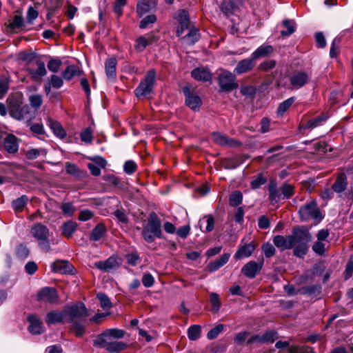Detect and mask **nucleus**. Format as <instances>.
I'll list each match as a JSON object with an SVG mask.
<instances>
[{
  "label": "nucleus",
  "mask_w": 353,
  "mask_h": 353,
  "mask_svg": "<svg viewBox=\"0 0 353 353\" xmlns=\"http://www.w3.org/2000/svg\"><path fill=\"white\" fill-rule=\"evenodd\" d=\"M325 242L316 241L312 245V250L319 255H323L325 252Z\"/></svg>",
  "instance_id": "69168bd1"
},
{
  "label": "nucleus",
  "mask_w": 353,
  "mask_h": 353,
  "mask_svg": "<svg viewBox=\"0 0 353 353\" xmlns=\"http://www.w3.org/2000/svg\"><path fill=\"white\" fill-rule=\"evenodd\" d=\"M299 214L302 221L314 219L319 222L323 219V215L317 208V203L313 199L301 206L299 210Z\"/></svg>",
  "instance_id": "7ed1b4c3"
},
{
  "label": "nucleus",
  "mask_w": 353,
  "mask_h": 353,
  "mask_svg": "<svg viewBox=\"0 0 353 353\" xmlns=\"http://www.w3.org/2000/svg\"><path fill=\"white\" fill-rule=\"evenodd\" d=\"M157 17L154 14H150L144 17L140 22L139 27L141 29L146 28L149 24L155 23Z\"/></svg>",
  "instance_id": "0e129e2a"
},
{
  "label": "nucleus",
  "mask_w": 353,
  "mask_h": 353,
  "mask_svg": "<svg viewBox=\"0 0 353 353\" xmlns=\"http://www.w3.org/2000/svg\"><path fill=\"white\" fill-rule=\"evenodd\" d=\"M30 233L39 241L41 249L45 252L50 250L48 242L49 230L46 225L40 223H36L31 228Z\"/></svg>",
  "instance_id": "20e7f679"
},
{
  "label": "nucleus",
  "mask_w": 353,
  "mask_h": 353,
  "mask_svg": "<svg viewBox=\"0 0 353 353\" xmlns=\"http://www.w3.org/2000/svg\"><path fill=\"white\" fill-rule=\"evenodd\" d=\"M4 148L9 153H15L18 151L19 145L17 137L13 134H8L3 141Z\"/></svg>",
  "instance_id": "b1692460"
},
{
  "label": "nucleus",
  "mask_w": 353,
  "mask_h": 353,
  "mask_svg": "<svg viewBox=\"0 0 353 353\" xmlns=\"http://www.w3.org/2000/svg\"><path fill=\"white\" fill-rule=\"evenodd\" d=\"M310 75L305 72L296 71L290 77V83L295 89L304 86L309 81Z\"/></svg>",
  "instance_id": "4468645a"
},
{
  "label": "nucleus",
  "mask_w": 353,
  "mask_h": 353,
  "mask_svg": "<svg viewBox=\"0 0 353 353\" xmlns=\"http://www.w3.org/2000/svg\"><path fill=\"white\" fill-rule=\"evenodd\" d=\"M112 341V338L105 331L97 336L96 339L93 341V345L95 347L105 348L106 350V347L110 344Z\"/></svg>",
  "instance_id": "cd10ccee"
},
{
  "label": "nucleus",
  "mask_w": 353,
  "mask_h": 353,
  "mask_svg": "<svg viewBox=\"0 0 353 353\" xmlns=\"http://www.w3.org/2000/svg\"><path fill=\"white\" fill-rule=\"evenodd\" d=\"M268 190L270 199L272 201H278L280 197V194L277 190L276 183H271L269 185Z\"/></svg>",
  "instance_id": "052dcab7"
},
{
  "label": "nucleus",
  "mask_w": 353,
  "mask_h": 353,
  "mask_svg": "<svg viewBox=\"0 0 353 353\" xmlns=\"http://www.w3.org/2000/svg\"><path fill=\"white\" fill-rule=\"evenodd\" d=\"M77 226V223L73 221H68L65 222L61 227L62 235L66 238L71 237L76 231Z\"/></svg>",
  "instance_id": "2f4dec72"
},
{
  "label": "nucleus",
  "mask_w": 353,
  "mask_h": 353,
  "mask_svg": "<svg viewBox=\"0 0 353 353\" xmlns=\"http://www.w3.org/2000/svg\"><path fill=\"white\" fill-rule=\"evenodd\" d=\"M211 139L214 143L222 146L235 148L241 145V142L239 141L230 138L229 137L220 132L212 133Z\"/></svg>",
  "instance_id": "f8f14e48"
},
{
  "label": "nucleus",
  "mask_w": 353,
  "mask_h": 353,
  "mask_svg": "<svg viewBox=\"0 0 353 353\" xmlns=\"http://www.w3.org/2000/svg\"><path fill=\"white\" fill-rule=\"evenodd\" d=\"M37 301L50 304H58L59 297L57 291L54 288L44 287L38 292Z\"/></svg>",
  "instance_id": "1a4fd4ad"
},
{
  "label": "nucleus",
  "mask_w": 353,
  "mask_h": 353,
  "mask_svg": "<svg viewBox=\"0 0 353 353\" xmlns=\"http://www.w3.org/2000/svg\"><path fill=\"white\" fill-rule=\"evenodd\" d=\"M199 30L194 27H192L183 39H185L188 44L192 45L199 40Z\"/></svg>",
  "instance_id": "ea45409f"
},
{
  "label": "nucleus",
  "mask_w": 353,
  "mask_h": 353,
  "mask_svg": "<svg viewBox=\"0 0 353 353\" xmlns=\"http://www.w3.org/2000/svg\"><path fill=\"white\" fill-rule=\"evenodd\" d=\"M117 61L115 58H110L106 60L105 63V74L109 80H114L116 79V66Z\"/></svg>",
  "instance_id": "393cba45"
},
{
  "label": "nucleus",
  "mask_w": 353,
  "mask_h": 353,
  "mask_svg": "<svg viewBox=\"0 0 353 353\" xmlns=\"http://www.w3.org/2000/svg\"><path fill=\"white\" fill-rule=\"evenodd\" d=\"M326 119V117L319 116L316 118L309 120L305 124L301 125L299 128L300 129L303 130H312L321 125L322 122L325 121Z\"/></svg>",
  "instance_id": "f704fd0d"
},
{
  "label": "nucleus",
  "mask_w": 353,
  "mask_h": 353,
  "mask_svg": "<svg viewBox=\"0 0 353 353\" xmlns=\"http://www.w3.org/2000/svg\"><path fill=\"white\" fill-rule=\"evenodd\" d=\"M127 347V344L122 341L112 340L106 347V350L112 353H119Z\"/></svg>",
  "instance_id": "58836bf2"
},
{
  "label": "nucleus",
  "mask_w": 353,
  "mask_h": 353,
  "mask_svg": "<svg viewBox=\"0 0 353 353\" xmlns=\"http://www.w3.org/2000/svg\"><path fill=\"white\" fill-rule=\"evenodd\" d=\"M47 125L52 130L54 134L57 137L63 139L66 137V132L60 123L54 121L50 117L47 119Z\"/></svg>",
  "instance_id": "4be33fe9"
},
{
  "label": "nucleus",
  "mask_w": 353,
  "mask_h": 353,
  "mask_svg": "<svg viewBox=\"0 0 353 353\" xmlns=\"http://www.w3.org/2000/svg\"><path fill=\"white\" fill-rule=\"evenodd\" d=\"M284 198L289 199L294 194V187L288 183H284L280 188Z\"/></svg>",
  "instance_id": "13d9d810"
},
{
  "label": "nucleus",
  "mask_w": 353,
  "mask_h": 353,
  "mask_svg": "<svg viewBox=\"0 0 353 353\" xmlns=\"http://www.w3.org/2000/svg\"><path fill=\"white\" fill-rule=\"evenodd\" d=\"M50 267L52 271L56 273L72 274L74 272L73 265L66 261L57 260L53 262Z\"/></svg>",
  "instance_id": "2eb2a0df"
},
{
  "label": "nucleus",
  "mask_w": 353,
  "mask_h": 353,
  "mask_svg": "<svg viewBox=\"0 0 353 353\" xmlns=\"http://www.w3.org/2000/svg\"><path fill=\"white\" fill-rule=\"evenodd\" d=\"M261 248L264 253V255L267 258L272 257L275 253V248L270 243H263Z\"/></svg>",
  "instance_id": "338daca9"
},
{
  "label": "nucleus",
  "mask_w": 353,
  "mask_h": 353,
  "mask_svg": "<svg viewBox=\"0 0 353 353\" xmlns=\"http://www.w3.org/2000/svg\"><path fill=\"white\" fill-rule=\"evenodd\" d=\"M243 200V194L240 191L234 192L230 196V203L231 205L237 206L240 205Z\"/></svg>",
  "instance_id": "864d4df0"
},
{
  "label": "nucleus",
  "mask_w": 353,
  "mask_h": 353,
  "mask_svg": "<svg viewBox=\"0 0 353 353\" xmlns=\"http://www.w3.org/2000/svg\"><path fill=\"white\" fill-rule=\"evenodd\" d=\"M103 179L110 185L114 187H121V179L114 174H105L103 176Z\"/></svg>",
  "instance_id": "09e8293b"
},
{
  "label": "nucleus",
  "mask_w": 353,
  "mask_h": 353,
  "mask_svg": "<svg viewBox=\"0 0 353 353\" xmlns=\"http://www.w3.org/2000/svg\"><path fill=\"white\" fill-rule=\"evenodd\" d=\"M294 101L295 98L292 97L281 102L277 108V114L279 115H283Z\"/></svg>",
  "instance_id": "49530a36"
},
{
  "label": "nucleus",
  "mask_w": 353,
  "mask_h": 353,
  "mask_svg": "<svg viewBox=\"0 0 353 353\" xmlns=\"http://www.w3.org/2000/svg\"><path fill=\"white\" fill-rule=\"evenodd\" d=\"M28 321L30 323L28 330L33 334H40L42 333L41 322L34 315H30L28 317Z\"/></svg>",
  "instance_id": "a878e982"
},
{
  "label": "nucleus",
  "mask_w": 353,
  "mask_h": 353,
  "mask_svg": "<svg viewBox=\"0 0 353 353\" xmlns=\"http://www.w3.org/2000/svg\"><path fill=\"white\" fill-rule=\"evenodd\" d=\"M95 266L101 270L109 272L119 266L117 259L114 256L109 257L105 261H100L95 263Z\"/></svg>",
  "instance_id": "412c9836"
},
{
  "label": "nucleus",
  "mask_w": 353,
  "mask_h": 353,
  "mask_svg": "<svg viewBox=\"0 0 353 353\" xmlns=\"http://www.w3.org/2000/svg\"><path fill=\"white\" fill-rule=\"evenodd\" d=\"M230 257V254L228 253H225L222 254L219 259L214 260V261H211L207 266V269L209 272H213L218 270L219 268L223 267L225 264L227 263Z\"/></svg>",
  "instance_id": "5701e85b"
},
{
  "label": "nucleus",
  "mask_w": 353,
  "mask_h": 353,
  "mask_svg": "<svg viewBox=\"0 0 353 353\" xmlns=\"http://www.w3.org/2000/svg\"><path fill=\"white\" fill-rule=\"evenodd\" d=\"M223 325L222 324H219L217 325H216L214 327H213L212 329H211L208 334H207V337L208 339H214L215 338H216L218 336V335L223 332Z\"/></svg>",
  "instance_id": "e2e57ef3"
},
{
  "label": "nucleus",
  "mask_w": 353,
  "mask_h": 353,
  "mask_svg": "<svg viewBox=\"0 0 353 353\" xmlns=\"http://www.w3.org/2000/svg\"><path fill=\"white\" fill-rule=\"evenodd\" d=\"M83 142L91 143L93 139V131L90 128H86L80 134Z\"/></svg>",
  "instance_id": "603ef678"
},
{
  "label": "nucleus",
  "mask_w": 353,
  "mask_h": 353,
  "mask_svg": "<svg viewBox=\"0 0 353 353\" xmlns=\"http://www.w3.org/2000/svg\"><path fill=\"white\" fill-rule=\"evenodd\" d=\"M299 292L301 294H305L310 296H316L321 294V287L319 285L305 286L299 288Z\"/></svg>",
  "instance_id": "72a5a7b5"
},
{
  "label": "nucleus",
  "mask_w": 353,
  "mask_h": 353,
  "mask_svg": "<svg viewBox=\"0 0 353 353\" xmlns=\"http://www.w3.org/2000/svg\"><path fill=\"white\" fill-rule=\"evenodd\" d=\"M254 61L255 59H252V56L251 55L250 59H244L240 61L234 68V72L237 74L248 72L252 70L254 67Z\"/></svg>",
  "instance_id": "a211bd4d"
},
{
  "label": "nucleus",
  "mask_w": 353,
  "mask_h": 353,
  "mask_svg": "<svg viewBox=\"0 0 353 353\" xmlns=\"http://www.w3.org/2000/svg\"><path fill=\"white\" fill-rule=\"evenodd\" d=\"M210 302L212 305V311L213 312H218L221 307V302L219 295L216 293H211Z\"/></svg>",
  "instance_id": "6e6d98bb"
},
{
  "label": "nucleus",
  "mask_w": 353,
  "mask_h": 353,
  "mask_svg": "<svg viewBox=\"0 0 353 353\" xmlns=\"http://www.w3.org/2000/svg\"><path fill=\"white\" fill-rule=\"evenodd\" d=\"M156 72L154 70H150L143 81L135 89V94L137 97H145L150 94L155 83Z\"/></svg>",
  "instance_id": "423d86ee"
},
{
  "label": "nucleus",
  "mask_w": 353,
  "mask_h": 353,
  "mask_svg": "<svg viewBox=\"0 0 353 353\" xmlns=\"http://www.w3.org/2000/svg\"><path fill=\"white\" fill-rule=\"evenodd\" d=\"M201 327L198 325H191L188 329V336L191 341H196L201 336Z\"/></svg>",
  "instance_id": "37998d69"
},
{
  "label": "nucleus",
  "mask_w": 353,
  "mask_h": 353,
  "mask_svg": "<svg viewBox=\"0 0 353 353\" xmlns=\"http://www.w3.org/2000/svg\"><path fill=\"white\" fill-rule=\"evenodd\" d=\"M68 321H81L89 316L88 310L83 303L67 305L64 307Z\"/></svg>",
  "instance_id": "39448f33"
},
{
  "label": "nucleus",
  "mask_w": 353,
  "mask_h": 353,
  "mask_svg": "<svg viewBox=\"0 0 353 353\" xmlns=\"http://www.w3.org/2000/svg\"><path fill=\"white\" fill-rule=\"evenodd\" d=\"M6 102L8 104L10 115L19 121L31 119L30 108L28 105L21 106V101L14 96H9Z\"/></svg>",
  "instance_id": "f03ea898"
},
{
  "label": "nucleus",
  "mask_w": 353,
  "mask_h": 353,
  "mask_svg": "<svg viewBox=\"0 0 353 353\" xmlns=\"http://www.w3.org/2000/svg\"><path fill=\"white\" fill-rule=\"evenodd\" d=\"M105 231V228L103 224L97 225L90 234V239L92 241L100 240Z\"/></svg>",
  "instance_id": "e433bc0d"
},
{
  "label": "nucleus",
  "mask_w": 353,
  "mask_h": 353,
  "mask_svg": "<svg viewBox=\"0 0 353 353\" xmlns=\"http://www.w3.org/2000/svg\"><path fill=\"white\" fill-rule=\"evenodd\" d=\"M347 187V181L345 177H338L336 181L332 185V189L337 193L343 192Z\"/></svg>",
  "instance_id": "79ce46f5"
},
{
  "label": "nucleus",
  "mask_w": 353,
  "mask_h": 353,
  "mask_svg": "<svg viewBox=\"0 0 353 353\" xmlns=\"http://www.w3.org/2000/svg\"><path fill=\"white\" fill-rule=\"evenodd\" d=\"M137 169V165L136 163L132 160H128L125 162L123 165V170L124 172L127 174H132L134 172H136Z\"/></svg>",
  "instance_id": "680f3d73"
},
{
  "label": "nucleus",
  "mask_w": 353,
  "mask_h": 353,
  "mask_svg": "<svg viewBox=\"0 0 353 353\" xmlns=\"http://www.w3.org/2000/svg\"><path fill=\"white\" fill-rule=\"evenodd\" d=\"M142 236L148 243L154 242V237L162 238L161 222L154 212L150 214L148 223L143 229Z\"/></svg>",
  "instance_id": "f257e3e1"
},
{
  "label": "nucleus",
  "mask_w": 353,
  "mask_h": 353,
  "mask_svg": "<svg viewBox=\"0 0 353 353\" xmlns=\"http://www.w3.org/2000/svg\"><path fill=\"white\" fill-rule=\"evenodd\" d=\"M275 347L279 349V353H310L309 348L291 347L290 343L287 341H279L276 343Z\"/></svg>",
  "instance_id": "dca6fc26"
},
{
  "label": "nucleus",
  "mask_w": 353,
  "mask_h": 353,
  "mask_svg": "<svg viewBox=\"0 0 353 353\" xmlns=\"http://www.w3.org/2000/svg\"><path fill=\"white\" fill-rule=\"evenodd\" d=\"M65 170L68 174L78 179H83L87 174L86 172L80 170L74 163L69 162L65 163Z\"/></svg>",
  "instance_id": "c756f323"
},
{
  "label": "nucleus",
  "mask_w": 353,
  "mask_h": 353,
  "mask_svg": "<svg viewBox=\"0 0 353 353\" xmlns=\"http://www.w3.org/2000/svg\"><path fill=\"white\" fill-rule=\"evenodd\" d=\"M263 265V259L256 262L250 261L241 268V272L250 279L254 278L260 272Z\"/></svg>",
  "instance_id": "9d476101"
},
{
  "label": "nucleus",
  "mask_w": 353,
  "mask_h": 353,
  "mask_svg": "<svg viewBox=\"0 0 353 353\" xmlns=\"http://www.w3.org/2000/svg\"><path fill=\"white\" fill-rule=\"evenodd\" d=\"M283 26L286 28L285 30H281V34L283 37H288L295 32V23L293 21L285 19L283 21Z\"/></svg>",
  "instance_id": "a19ab883"
},
{
  "label": "nucleus",
  "mask_w": 353,
  "mask_h": 353,
  "mask_svg": "<svg viewBox=\"0 0 353 353\" xmlns=\"http://www.w3.org/2000/svg\"><path fill=\"white\" fill-rule=\"evenodd\" d=\"M183 93L185 97L186 105L193 110H199L201 105V100L200 97L191 92L189 86H184L182 88Z\"/></svg>",
  "instance_id": "9b49d317"
},
{
  "label": "nucleus",
  "mask_w": 353,
  "mask_h": 353,
  "mask_svg": "<svg viewBox=\"0 0 353 353\" xmlns=\"http://www.w3.org/2000/svg\"><path fill=\"white\" fill-rule=\"evenodd\" d=\"M218 81L221 91L230 92L238 88L235 75L231 72L222 71L219 75Z\"/></svg>",
  "instance_id": "6e6552de"
},
{
  "label": "nucleus",
  "mask_w": 353,
  "mask_h": 353,
  "mask_svg": "<svg viewBox=\"0 0 353 353\" xmlns=\"http://www.w3.org/2000/svg\"><path fill=\"white\" fill-rule=\"evenodd\" d=\"M154 41L153 36L139 37L135 41L134 48L137 50L142 52L148 45L152 44Z\"/></svg>",
  "instance_id": "c85d7f7f"
},
{
  "label": "nucleus",
  "mask_w": 353,
  "mask_h": 353,
  "mask_svg": "<svg viewBox=\"0 0 353 353\" xmlns=\"http://www.w3.org/2000/svg\"><path fill=\"white\" fill-rule=\"evenodd\" d=\"M27 125L30 126V131L36 134L43 135L45 134V130L43 123H31L30 120L28 119L27 121Z\"/></svg>",
  "instance_id": "de8ad7c7"
},
{
  "label": "nucleus",
  "mask_w": 353,
  "mask_h": 353,
  "mask_svg": "<svg viewBox=\"0 0 353 353\" xmlns=\"http://www.w3.org/2000/svg\"><path fill=\"white\" fill-rule=\"evenodd\" d=\"M150 10V5L147 1H141L137 4V12L140 17L148 12Z\"/></svg>",
  "instance_id": "bf43d9fd"
},
{
  "label": "nucleus",
  "mask_w": 353,
  "mask_h": 353,
  "mask_svg": "<svg viewBox=\"0 0 353 353\" xmlns=\"http://www.w3.org/2000/svg\"><path fill=\"white\" fill-rule=\"evenodd\" d=\"M292 237V243H308L312 241V235L304 227L294 228L292 234L290 235Z\"/></svg>",
  "instance_id": "ddd939ff"
},
{
  "label": "nucleus",
  "mask_w": 353,
  "mask_h": 353,
  "mask_svg": "<svg viewBox=\"0 0 353 353\" xmlns=\"http://www.w3.org/2000/svg\"><path fill=\"white\" fill-rule=\"evenodd\" d=\"M47 151L44 148H30L25 151L26 157L29 160H34L40 156L45 157Z\"/></svg>",
  "instance_id": "c9c22d12"
},
{
  "label": "nucleus",
  "mask_w": 353,
  "mask_h": 353,
  "mask_svg": "<svg viewBox=\"0 0 353 353\" xmlns=\"http://www.w3.org/2000/svg\"><path fill=\"white\" fill-rule=\"evenodd\" d=\"M28 198L26 195H22L21 197L14 200L12 203V208L16 212L22 211L23 207L27 203Z\"/></svg>",
  "instance_id": "a18cd8bd"
},
{
  "label": "nucleus",
  "mask_w": 353,
  "mask_h": 353,
  "mask_svg": "<svg viewBox=\"0 0 353 353\" xmlns=\"http://www.w3.org/2000/svg\"><path fill=\"white\" fill-rule=\"evenodd\" d=\"M26 70L30 77L35 81H39L47 74L45 63L39 59L30 60L27 63Z\"/></svg>",
  "instance_id": "0eeeda50"
},
{
  "label": "nucleus",
  "mask_w": 353,
  "mask_h": 353,
  "mask_svg": "<svg viewBox=\"0 0 353 353\" xmlns=\"http://www.w3.org/2000/svg\"><path fill=\"white\" fill-rule=\"evenodd\" d=\"M29 102H30V105L33 108L37 110L41 107V105L42 104V102H43L42 97L41 94H32V95L30 96V97H29Z\"/></svg>",
  "instance_id": "5fc2aeb1"
},
{
  "label": "nucleus",
  "mask_w": 353,
  "mask_h": 353,
  "mask_svg": "<svg viewBox=\"0 0 353 353\" xmlns=\"http://www.w3.org/2000/svg\"><path fill=\"white\" fill-rule=\"evenodd\" d=\"M61 64L62 62L59 59H52L49 61L48 63V68L50 71L52 72H57L59 70Z\"/></svg>",
  "instance_id": "4d7b16f0"
},
{
  "label": "nucleus",
  "mask_w": 353,
  "mask_h": 353,
  "mask_svg": "<svg viewBox=\"0 0 353 353\" xmlns=\"http://www.w3.org/2000/svg\"><path fill=\"white\" fill-rule=\"evenodd\" d=\"M23 25V19L22 17L16 15L12 19V21H9L7 24L8 30L10 32H15L20 29Z\"/></svg>",
  "instance_id": "4c0bfd02"
},
{
  "label": "nucleus",
  "mask_w": 353,
  "mask_h": 353,
  "mask_svg": "<svg viewBox=\"0 0 353 353\" xmlns=\"http://www.w3.org/2000/svg\"><path fill=\"white\" fill-rule=\"evenodd\" d=\"M254 249L255 246L253 243L245 244L236 251L234 257L238 259L249 257L251 256Z\"/></svg>",
  "instance_id": "bb28decb"
},
{
  "label": "nucleus",
  "mask_w": 353,
  "mask_h": 353,
  "mask_svg": "<svg viewBox=\"0 0 353 353\" xmlns=\"http://www.w3.org/2000/svg\"><path fill=\"white\" fill-rule=\"evenodd\" d=\"M191 76L197 81H211L212 79V74L210 71L203 67H198L192 70Z\"/></svg>",
  "instance_id": "f3484780"
},
{
  "label": "nucleus",
  "mask_w": 353,
  "mask_h": 353,
  "mask_svg": "<svg viewBox=\"0 0 353 353\" xmlns=\"http://www.w3.org/2000/svg\"><path fill=\"white\" fill-rule=\"evenodd\" d=\"M65 317V313L64 310L62 312L52 310L46 314V323L48 325L61 323L63 322Z\"/></svg>",
  "instance_id": "aec40b11"
},
{
  "label": "nucleus",
  "mask_w": 353,
  "mask_h": 353,
  "mask_svg": "<svg viewBox=\"0 0 353 353\" xmlns=\"http://www.w3.org/2000/svg\"><path fill=\"white\" fill-rule=\"evenodd\" d=\"M97 298L100 301V306L103 310H108L112 307V303L108 296L104 293H99Z\"/></svg>",
  "instance_id": "3c124183"
},
{
  "label": "nucleus",
  "mask_w": 353,
  "mask_h": 353,
  "mask_svg": "<svg viewBox=\"0 0 353 353\" xmlns=\"http://www.w3.org/2000/svg\"><path fill=\"white\" fill-rule=\"evenodd\" d=\"M272 52L273 48L272 46L263 45L259 46L251 55L252 56V59L256 60L262 57L270 54Z\"/></svg>",
  "instance_id": "473e14b6"
},
{
  "label": "nucleus",
  "mask_w": 353,
  "mask_h": 353,
  "mask_svg": "<svg viewBox=\"0 0 353 353\" xmlns=\"http://www.w3.org/2000/svg\"><path fill=\"white\" fill-rule=\"evenodd\" d=\"M292 239V237L290 235L286 237L277 235L274 237L273 243L281 250H285L293 247Z\"/></svg>",
  "instance_id": "6ab92c4d"
},
{
  "label": "nucleus",
  "mask_w": 353,
  "mask_h": 353,
  "mask_svg": "<svg viewBox=\"0 0 353 353\" xmlns=\"http://www.w3.org/2000/svg\"><path fill=\"white\" fill-rule=\"evenodd\" d=\"M81 73V70L79 67L75 65H70L65 68L62 76L65 80L70 81L74 77L80 76Z\"/></svg>",
  "instance_id": "7c9ffc66"
},
{
  "label": "nucleus",
  "mask_w": 353,
  "mask_h": 353,
  "mask_svg": "<svg viewBox=\"0 0 353 353\" xmlns=\"http://www.w3.org/2000/svg\"><path fill=\"white\" fill-rule=\"evenodd\" d=\"M83 320L71 321L72 324L71 331L75 334L77 336H81L85 332V325L83 324Z\"/></svg>",
  "instance_id": "c03bdc74"
},
{
  "label": "nucleus",
  "mask_w": 353,
  "mask_h": 353,
  "mask_svg": "<svg viewBox=\"0 0 353 353\" xmlns=\"http://www.w3.org/2000/svg\"><path fill=\"white\" fill-rule=\"evenodd\" d=\"M276 65V61L274 60H268L262 62L259 65V69L263 72H267L270 70L273 69Z\"/></svg>",
  "instance_id": "774afa93"
},
{
  "label": "nucleus",
  "mask_w": 353,
  "mask_h": 353,
  "mask_svg": "<svg viewBox=\"0 0 353 353\" xmlns=\"http://www.w3.org/2000/svg\"><path fill=\"white\" fill-rule=\"evenodd\" d=\"M308 250L307 243H299L294 249V254L298 257H303L306 254Z\"/></svg>",
  "instance_id": "8fccbe9b"
}]
</instances>
